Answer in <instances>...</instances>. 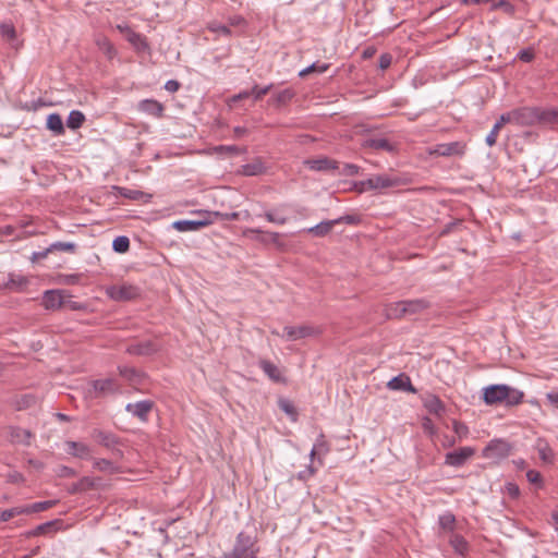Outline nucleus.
Here are the masks:
<instances>
[{
	"label": "nucleus",
	"mask_w": 558,
	"mask_h": 558,
	"mask_svg": "<svg viewBox=\"0 0 558 558\" xmlns=\"http://www.w3.org/2000/svg\"><path fill=\"white\" fill-rule=\"evenodd\" d=\"M524 392L506 384H496L483 389V401L488 405L505 403L514 407L522 403Z\"/></svg>",
	"instance_id": "1"
},
{
	"label": "nucleus",
	"mask_w": 558,
	"mask_h": 558,
	"mask_svg": "<svg viewBox=\"0 0 558 558\" xmlns=\"http://www.w3.org/2000/svg\"><path fill=\"white\" fill-rule=\"evenodd\" d=\"M259 549L254 536L240 532L231 551L223 554L222 558H257Z\"/></svg>",
	"instance_id": "2"
},
{
	"label": "nucleus",
	"mask_w": 558,
	"mask_h": 558,
	"mask_svg": "<svg viewBox=\"0 0 558 558\" xmlns=\"http://www.w3.org/2000/svg\"><path fill=\"white\" fill-rule=\"evenodd\" d=\"M400 184V180L398 178H392L385 174L375 175L367 180H363L354 183V190L357 193H363L372 190H383L395 187Z\"/></svg>",
	"instance_id": "3"
},
{
	"label": "nucleus",
	"mask_w": 558,
	"mask_h": 558,
	"mask_svg": "<svg viewBox=\"0 0 558 558\" xmlns=\"http://www.w3.org/2000/svg\"><path fill=\"white\" fill-rule=\"evenodd\" d=\"M512 446L509 441L505 439H493L490 440L486 447L483 449L482 456L485 459L493 460L494 462H499L506 458H508L511 453Z\"/></svg>",
	"instance_id": "4"
},
{
	"label": "nucleus",
	"mask_w": 558,
	"mask_h": 558,
	"mask_svg": "<svg viewBox=\"0 0 558 558\" xmlns=\"http://www.w3.org/2000/svg\"><path fill=\"white\" fill-rule=\"evenodd\" d=\"M141 291L137 287L132 284H114L107 289V295L118 302L131 301L138 298Z\"/></svg>",
	"instance_id": "5"
},
{
	"label": "nucleus",
	"mask_w": 558,
	"mask_h": 558,
	"mask_svg": "<svg viewBox=\"0 0 558 558\" xmlns=\"http://www.w3.org/2000/svg\"><path fill=\"white\" fill-rule=\"evenodd\" d=\"M319 333L320 329L318 327L311 325L286 326L283 328V333L281 335V337L286 338L289 341H295L307 337L317 336Z\"/></svg>",
	"instance_id": "6"
},
{
	"label": "nucleus",
	"mask_w": 558,
	"mask_h": 558,
	"mask_svg": "<svg viewBox=\"0 0 558 558\" xmlns=\"http://www.w3.org/2000/svg\"><path fill=\"white\" fill-rule=\"evenodd\" d=\"M512 111L514 124L518 125H533L539 120L537 108L535 107H523Z\"/></svg>",
	"instance_id": "7"
},
{
	"label": "nucleus",
	"mask_w": 558,
	"mask_h": 558,
	"mask_svg": "<svg viewBox=\"0 0 558 558\" xmlns=\"http://www.w3.org/2000/svg\"><path fill=\"white\" fill-rule=\"evenodd\" d=\"M153 408L154 402L151 400H141L135 403H128L125 405V411L134 417H137L140 421L147 422Z\"/></svg>",
	"instance_id": "8"
},
{
	"label": "nucleus",
	"mask_w": 558,
	"mask_h": 558,
	"mask_svg": "<svg viewBox=\"0 0 558 558\" xmlns=\"http://www.w3.org/2000/svg\"><path fill=\"white\" fill-rule=\"evenodd\" d=\"M475 450L471 447H462L446 454L445 463L450 466H462L468 459L474 454Z\"/></svg>",
	"instance_id": "9"
},
{
	"label": "nucleus",
	"mask_w": 558,
	"mask_h": 558,
	"mask_svg": "<svg viewBox=\"0 0 558 558\" xmlns=\"http://www.w3.org/2000/svg\"><path fill=\"white\" fill-rule=\"evenodd\" d=\"M245 234H255L254 239L263 244H274L278 248H283L284 244L280 241V233L263 231L260 229H247Z\"/></svg>",
	"instance_id": "10"
},
{
	"label": "nucleus",
	"mask_w": 558,
	"mask_h": 558,
	"mask_svg": "<svg viewBox=\"0 0 558 558\" xmlns=\"http://www.w3.org/2000/svg\"><path fill=\"white\" fill-rule=\"evenodd\" d=\"M304 165L314 171L333 172L339 169V163L328 157L307 159L304 161Z\"/></svg>",
	"instance_id": "11"
},
{
	"label": "nucleus",
	"mask_w": 558,
	"mask_h": 558,
	"mask_svg": "<svg viewBox=\"0 0 558 558\" xmlns=\"http://www.w3.org/2000/svg\"><path fill=\"white\" fill-rule=\"evenodd\" d=\"M464 148L465 146L461 142H450L436 145L432 154L441 157L462 156Z\"/></svg>",
	"instance_id": "12"
},
{
	"label": "nucleus",
	"mask_w": 558,
	"mask_h": 558,
	"mask_svg": "<svg viewBox=\"0 0 558 558\" xmlns=\"http://www.w3.org/2000/svg\"><path fill=\"white\" fill-rule=\"evenodd\" d=\"M64 445L68 454L84 460L92 459V449L88 445L74 440H66Z\"/></svg>",
	"instance_id": "13"
},
{
	"label": "nucleus",
	"mask_w": 558,
	"mask_h": 558,
	"mask_svg": "<svg viewBox=\"0 0 558 558\" xmlns=\"http://www.w3.org/2000/svg\"><path fill=\"white\" fill-rule=\"evenodd\" d=\"M9 441L13 445H24L29 446L31 439L34 437V434L29 429H24L19 426H9Z\"/></svg>",
	"instance_id": "14"
},
{
	"label": "nucleus",
	"mask_w": 558,
	"mask_h": 558,
	"mask_svg": "<svg viewBox=\"0 0 558 558\" xmlns=\"http://www.w3.org/2000/svg\"><path fill=\"white\" fill-rule=\"evenodd\" d=\"M92 437L95 439L99 445L104 446L107 449H111L114 451L116 446L120 444V438L110 432H105L99 428H95L92 432Z\"/></svg>",
	"instance_id": "15"
},
{
	"label": "nucleus",
	"mask_w": 558,
	"mask_h": 558,
	"mask_svg": "<svg viewBox=\"0 0 558 558\" xmlns=\"http://www.w3.org/2000/svg\"><path fill=\"white\" fill-rule=\"evenodd\" d=\"M137 109L154 118L160 119L163 117L165 107L156 99H143L137 104Z\"/></svg>",
	"instance_id": "16"
},
{
	"label": "nucleus",
	"mask_w": 558,
	"mask_h": 558,
	"mask_svg": "<svg viewBox=\"0 0 558 558\" xmlns=\"http://www.w3.org/2000/svg\"><path fill=\"white\" fill-rule=\"evenodd\" d=\"M213 222V219H210L209 217H207L206 219H198V220H190V219H185V220H177L173 222V228L177 230V231H180V232H189V231H196V230H199L208 225H210Z\"/></svg>",
	"instance_id": "17"
},
{
	"label": "nucleus",
	"mask_w": 558,
	"mask_h": 558,
	"mask_svg": "<svg viewBox=\"0 0 558 558\" xmlns=\"http://www.w3.org/2000/svg\"><path fill=\"white\" fill-rule=\"evenodd\" d=\"M424 408L434 415L441 416L446 412L445 403L439 399L438 396L429 393L423 399Z\"/></svg>",
	"instance_id": "18"
},
{
	"label": "nucleus",
	"mask_w": 558,
	"mask_h": 558,
	"mask_svg": "<svg viewBox=\"0 0 558 558\" xmlns=\"http://www.w3.org/2000/svg\"><path fill=\"white\" fill-rule=\"evenodd\" d=\"M63 293L62 290H48L44 293L43 302L47 310H56L63 306Z\"/></svg>",
	"instance_id": "19"
},
{
	"label": "nucleus",
	"mask_w": 558,
	"mask_h": 558,
	"mask_svg": "<svg viewBox=\"0 0 558 558\" xmlns=\"http://www.w3.org/2000/svg\"><path fill=\"white\" fill-rule=\"evenodd\" d=\"M388 388L391 390H402L415 393L416 389L413 387L411 379L405 374H400L391 378L388 383Z\"/></svg>",
	"instance_id": "20"
},
{
	"label": "nucleus",
	"mask_w": 558,
	"mask_h": 558,
	"mask_svg": "<svg viewBox=\"0 0 558 558\" xmlns=\"http://www.w3.org/2000/svg\"><path fill=\"white\" fill-rule=\"evenodd\" d=\"M258 366L268 376V378L275 383H286V378L282 376L277 365L268 360H260Z\"/></svg>",
	"instance_id": "21"
},
{
	"label": "nucleus",
	"mask_w": 558,
	"mask_h": 558,
	"mask_svg": "<svg viewBox=\"0 0 558 558\" xmlns=\"http://www.w3.org/2000/svg\"><path fill=\"white\" fill-rule=\"evenodd\" d=\"M60 523V520H52L37 525L35 529L24 533L26 538L36 537L40 535H48L56 531V526Z\"/></svg>",
	"instance_id": "22"
},
{
	"label": "nucleus",
	"mask_w": 558,
	"mask_h": 558,
	"mask_svg": "<svg viewBox=\"0 0 558 558\" xmlns=\"http://www.w3.org/2000/svg\"><path fill=\"white\" fill-rule=\"evenodd\" d=\"M405 315H415L424 312L429 307V302L426 299L404 300L403 301Z\"/></svg>",
	"instance_id": "23"
},
{
	"label": "nucleus",
	"mask_w": 558,
	"mask_h": 558,
	"mask_svg": "<svg viewBox=\"0 0 558 558\" xmlns=\"http://www.w3.org/2000/svg\"><path fill=\"white\" fill-rule=\"evenodd\" d=\"M93 387L99 395L113 393L119 390V385L112 378L94 380Z\"/></svg>",
	"instance_id": "24"
},
{
	"label": "nucleus",
	"mask_w": 558,
	"mask_h": 558,
	"mask_svg": "<svg viewBox=\"0 0 558 558\" xmlns=\"http://www.w3.org/2000/svg\"><path fill=\"white\" fill-rule=\"evenodd\" d=\"M156 351L151 341L132 343L126 348V352L131 355H150Z\"/></svg>",
	"instance_id": "25"
},
{
	"label": "nucleus",
	"mask_w": 558,
	"mask_h": 558,
	"mask_svg": "<svg viewBox=\"0 0 558 558\" xmlns=\"http://www.w3.org/2000/svg\"><path fill=\"white\" fill-rule=\"evenodd\" d=\"M266 171V167L262 159L256 158L252 162L245 163L241 167V173L246 177H254L263 174Z\"/></svg>",
	"instance_id": "26"
},
{
	"label": "nucleus",
	"mask_w": 558,
	"mask_h": 558,
	"mask_svg": "<svg viewBox=\"0 0 558 558\" xmlns=\"http://www.w3.org/2000/svg\"><path fill=\"white\" fill-rule=\"evenodd\" d=\"M336 225H337V221H335V219L333 220H325V221L317 223L314 227L306 229L305 231L315 236L322 238V236L327 235L332 230L333 226H336Z\"/></svg>",
	"instance_id": "27"
},
{
	"label": "nucleus",
	"mask_w": 558,
	"mask_h": 558,
	"mask_svg": "<svg viewBox=\"0 0 558 558\" xmlns=\"http://www.w3.org/2000/svg\"><path fill=\"white\" fill-rule=\"evenodd\" d=\"M294 96H295L294 89L286 88L283 90H280L279 93L272 95V97L269 99V102L274 104L277 107L286 106L293 99Z\"/></svg>",
	"instance_id": "28"
},
{
	"label": "nucleus",
	"mask_w": 558,
	"mask_h": 558,
	"mask_svg": "<svg viewBox=\"0 0 558 558\" xmlns=\"http://www.w3.org/2000/svg\"><path fill=\"white\" fill-rule=\"evenodd\" d=\"M46 126L48 130L53 132L56 135H63L65 132L62 118L59 113H50L47 117Z\"/></svg>",
	"instance_id": "29"
},
{
	"label": "nucleus",
	"mask_w": 558,
	"mask_h": 558,
	"mask_svg": "<svg viewBox=\"0 0 558 558\" xmlns=\"http://www.w3.org/2000/svg\"><path fill=\"white\" fill-rule=\"evenodd\" d=\"M363 146L376 150H395L393 145L387 138H367L365 140Z\"/></svg>",
	"instance_id": "30"
},
{
	"label": "nucleus",
	"mask_w": 558,
	"mask_h": 558,
	"mask_svg": "<svg viewBox=\"0 0 558 558\" xmlns=\"http://www.w3.org/2000/svg\"><path fill=\"white\" fill-rule=\"evenodd\" d=\"M537 113L539 116V120L537 123L542 124H555L558 123V109H541L537 108Z\"/></svg>",
	"instance_id": "31"
},
{
	"label": "nucleus",
	"mask_w": 558,
	"mask_h": 558,
	"mask_svg": "<svg viewBox=\"0 0 558 558\" xmlns=\"http://www.w3.org/2000/svg\"><path fill=\"white\" fill-rule=\"evenodd\" d=\"M125 38L137 51H145L148 49L146 38L135 31L129 32Z\"/></svg>",
	"instance_id": "32"
},
{
	"label": "nucleus",
	"mask_w": 558,
	"mask_h": 558,
	"mask_svg": "<svg viewBox=\"0 0 558 558\" xmlns=\"http://www.w3.org/2000/svg\"><path fill=\"white\" fill-rule=\"evenodd\" d=\"M385 312L387 318L389 319H397L405 316L403 301H399L387 305Z\"/></svg>",
	"instance_id": "33"
},
{
	"label": "nucleus",
	"mask_w": 558,
	"mask_h": 558,
	"mask_svg": "<svg viewBox=\"0 0 558 558\" xmlns=\"http://www.w3.org/2000/svg\"><path fill=\"white\" fill-rule=\"evenodd\" d=\"M93 468L100 472H106L109 474H116L119 472V468L107 459H94Z\"/></svg>",
	"instance_id": "34"
},
{
	"label": "nucleus",
	"mask_w": 558,
	"mask_h": 558,
	"mask_svg": "<svg viewBox=\"0 0 558 558\" xmlns=\"http://www.w3.org/2000/svg\"><path fill=\"white\" fill-rule=\"evenodd\" d=\"M85 116L80 110H72L66 119V126L71 130L80 129L85 122Z\"/></svg>",
	"instance_id": "35"
},
{
	"label": "nucleus",
	"mask_w": 558,
	"mask_h": 558,
	"mask_svg": "<svg viewBox=\"0 0 558 558\" xmlns=\"http://www.w3.org/2000/svg\"><path fill=\"white\" fill-rule=\"evenodd\" d=\"M449 543L454 551L460 555H464L469 550V544L466 539L460 534H452Z\"/></svg>",
	"instance_id": "36"
},
{
	"label": "nucleus",
	"mask_w": 558,
	"mask_h": 558,
	"mask_svg": "<svg viewBox=\"0 0 558 558\" xmlns=\"http://www.w3.org/2000/svg\"><path fill=\"white\" fill-rule=\"evenodd\" d=\"M57 504H58V500H46V501L34 502L33 505H29V506H24V508L26 510V514L37 513V512L46 511V510L54 507Z\"/></svg>",
	"instance_id": "37"
},
{
	"label": "nucleus",
	"mask_w": 558,
	"mask_h": 558,
	"mask_svg": "<svg viewBox=\"0 0 558 558\" xmlns=\"http://www.w3.org/2000/svg\"><path fill=\"white\" fill-rule=\"evenodd\" d=\"M283 207H284V205H281L277 209L266 210L263 216L265 217V219L268 222L280 225V226L286 225L288 222V218L282 215H279L280 208H283Z\"/></svg>",
	"instance_id": "38"
},
{
	"label": "nucleus",
	"mask_w": 558,
	"mask_h": 558,
	"mask_svg": "<svg viewBox=\"0 0 558 558\" xmlns=\"http://www.w3.org/2000/svg\"><path fill=\"white\" fill-rule=\"evenodd\" d=\"M439 526L445 532H453L456 527V517L451 512H446L438 518Z\"/></svg>",
	"instance_id": "39"
},
{
	"label": "nucleus",
	"mask_w": 558,
	"mask_h": 558,
	"mask_svg": "<svg viewBox=\"0 0 558 558\" xmlns=\"http://www.w3.org/2000/svg\"><path fill=\"white\" fill-rule=\"evenodd\" d=\"M112 248L119 254L126 253L130 248V239L125 235L117 236L112 242Z\"/></svg>",
	"instance_id": "40"
},
{
	"label": "nucleus",
	"mask_w": 558,
	"mask_h": 558,
	"mask_svg": "<svg viewBox=\"0 0 558 558\" xmlns=\"http://www.w3.org/2000/svg\"><path fill=\"white\" fill-rule=\"evenodd\" d=\"M113 189L117 191V193L128 199L132 201H138L143 196V192L138 190H131L122 186H113Z\"/></svg>",
	"instance_id": "41"
},
{
	"label": "nucleus",
	"mask_w": 558,
	"mask_h": 558,
	"mask_svg": "<svg viewBox=\"0 0 558 558\" xmlns=\"http://www.w3.org/2000/svg\"><path fill=\"white\" fill-rule=\"evenodd\" d=\"M119 374L129 381H138L141 377L140 371L131 366H119Z\"/></svg>",
	"instance_id": "42"
},
{
	"label": "nucleus",
	"mask_w": 558,
	"mask_h": 558,
	"mask_svg": "<svg viewBox=\"0 0 558 558\" xmlns=\"http://www.w3.org/2000/svg\"><path fill=\"white\" fill-rule=\"evenodd\" d=\"M20 514H26V510H25L24 506L5 509L0 512V522H7V521L11 520L12 518L20 515Z\"/></svg>",
	"instance_id": "43"
},
{
	"label": "nucleus",
	"mask_w": 558,
	"mask_h": 558,
	"mask_svg": "<svg viewBox=\"0 0 558 558\" xmlns=\"http://www.w3.org/2000/svg\"><path fill=\"white\" fill-rule=\"evenodd\" d=\"M329 69V64L327 63H313L311 65H308L307 68L301 70L299 72V76L300 77H305L306 75H308L310 73H324L326 72L327 70Z\"/></svg>",
	"instance_id": "44"
},
{
	"label": "nucleus",
	"mask_w": 558,
	"mask_h": 558,
	"mask_svg": "<svg viewBox=\"0 0 558 558\" xmlns=\"http://www.w3.org/2000/svg\"><path fill=\"white\" fill-rule=\"evenodd\" d=\"M76 250V245L72 242H54L48 246V251H65L70 253H74Z\"/></svg>",
	"instance_id": "45"
},
{
	"label": "nucleus",
	"mask_w": 558,
	"mask_h": 558,
	"mask_svg": "<svg viewBox=\"0 0 558 558\" xmlns=\"http://www.w3.org/2000/svg\"><path fill=\"white\" fill-rule=\"evenodd\" d=\"M272 86V84H269L264 87H259L257 84H255L252 89H250L251 96H253L254 100L257 101L262 99L266 94H268Z\"/></svg>",
	"instance_id": "46"
},
{
	"label": "nucleus",
	"mask_w": 558,
	"mask_h": 558,
	"mask_svg": "<svg viewBox=\"0 0 558 558\" xmlns=\"http://www.w3.org/2000/svg\"><path fill=\"white\" fill-rule=\"evenodd\" d=\"M313 447L317 448V450L319 451V464H323L322 457L327 454L329 451V447L325 440L324 435H319Z\"/></svg>",
	"instance_id": "47"
},
{
	"label": "nucleus",
	"mask_w": 558,
	"mask_h": 558,
	"mask_svg": "<svg viewBox=\"0 0 558 558\" xmlns=\"http://www.w3.org/2000/svg\"><path fill=\"white\" fill-rule=\"evenodd\" d=\"M0 32H1V35L9 40H13L16 37L15 27L11 23H2L0 25Z\"/></svg>",
	"instance_id": "48"
},
{
	"label": "nucleus",
	"mask_w": 558,
	"mask_h": 558,
	"mask_svg": "<svg viewBox=\"0 0 558 558\" xmlns=\"http://www.w3.org/2000/svg\"><path fill=\"white\" fill-rule=\"evenodd\" d=\"M206 216L209 218L211 216L220 217L222 220H228V221H235V220L240 219V213H238V211H231V213H225V214H221L219 211H214V213L207 211Z\"/></svg>",
	"instance_id": "49"
},
{
	"label": "nucleus",
	"mask_w": 558,
	"mask_h": 558,
	"mask_svg": "<svg viewBox=\"0 0 558 558\" xmlns=\"http://www.w3.org/2000/svg\"><path fill=\"white\" fill-rule=\"evenodd\" d=\"M96 480L97 478H94V477H90V476H83L78 481L80 482V486L82 488V492H86V490H89V489L97 488Z\"/></svg>",
	"instance_id": "50"
},
{
	"label": "nucleus",
	"mask_w": 558,
	"mask_h": 558,
	"mask_svg": "<svg viewBox=\"0 0 558 558\" xmlns=\"http://www.w3.org/2000/svg\"><path fill=\"white\" fill-rule=\"evenodd\" d=\"M523 62H532L535 58V52L533 48H526L519 51L517 56Z\"/></svg>",
	"instance_id": "51"
},
{
	"label": "nucleus",
	"mask_w": 558,
	"mask_h": 558,
	"mask_svg": "<svg viewBox=\"0 0 558 558\" xmlns=\"http://www.w3.org/2000/svg\"><path fill=\"white\" fill-rule=\"evenodd\" d=\"M360 171V167L354 163H344L342 169L339 171L340 174L352 177L356 175Z\"/></svg>",
	"instance_id": "52"
},
{
	"label": "nucleus",
	"mask_w": 558,
	"mask_h": 558,
	"mask_svg": "<svg viewBox=\"0 0 558 558\" xmlns=\"http://www.w3.org/2000/svg\"><path fill=\"white\" fill-rule=\"evenodd\" d=\"M453 430L459 436V438L466 437L469 434V427L459 421H453Z\"/></svg>",
	"instance_id": "53"
},
{
	"label": "nucleus",
	"mask_w": 558,
	"mask_h": 558,
	"mask_svg": "<svg viewBox=\"0 0 558 558\" xmlns=\"http://www.w3.org/2000/svg\"><path fill=\"white\" fill-rule=\"evenodd\" d=\"M500 131V124H494L492 131L489 132V134L486 136V144L488 146H494L497 142V136H498V133Z\"/></svg>",
	"instance_id": "54"
},
{
	"label": "nucleus",
	"mask_w": 558,
	"mask_h": 558,
	"mask_svg": "<svg viewBox=\"0 0 558 558\" xmlns=\"http://www.w3.org/2000/svg\"><path fill=\"white\" fill-rule=\"evenodd\" d=\"M36 403V398L33 395H24L19 401V409L31 408Z\"/></svg>",
	"instance_id": "55"
},
{
	"label": "nucleus",
	"mask_w": 558,
	"mask_h": 558,
	"mask_svg": "<svg viewBox=\"0 0 558 558\" xmlns=\"http://www.w3.org/2000/svg\"><path fill=\"white\" fill-rule=\"evenodd\" d=\"M57 475L59 477H74L77 475V472L70 468V466H66V465H60L58 469H57Z\"/></svg>",
	"instance_id": "56"
},
{
	"label": "nucleus",
	"mask_w": 558,
	"mask_h": 558,
	"mask_svg": "<svg viewBox=\"0 0 558 558\" xmlns=\"http://www.w3.org/2000/svg\"><path fill=\"white\" fill-rule=\"evenodd\" d=\"M81 275L80 274H69V275H61L60 276V282L64 284H76L80 282Z\"/></svg>",
	"instance_id": "57"
},
{
	"label": "nucleus",
	"mask_w": 558,
	"mask_h": 558,
	"mask_svg": "<svg viewBox=\"0 0 558 558\" xmlns=\"http://www.w3.org/2000/svg\"><path fill=\"white\" fill-rule=\"evenodd\" d=\"M526 477H527V481L532 484H537V485H542L543 483V478H542V475L538 471L536 470H529L526 472Z\"/></svg>",
	"instance_id": "58"
},
{
	"label": "nucleus",
	"mask_w": 558,
	"mask_h": 558,
	"mask_svg": "<svg viewBox=\"0 0 558 558\" xmlns=\"http://www.w3.org/2000/svg\"><path fill=\"white\" fill-rule=\"evenodd\" d=\"M505 489L509 497L512 499H517L520 496V488L514 483H507Z\"/></svg>",
	"instance_id": "59"
},
{
	"label": "nucleus",
	"mask_w": 558,
	"mask_h": 558,
	"mask_svg": "<svg viewBox=\"0 0 558 558\" xmlns=\"http://www.w3.org/2000/svg\"><path fill=\"white\" fill-rule=\"evenodd\" d=\"M218 150L228 153L229 155H239L243 151V149L236 145H221L218 147Z\"/></svg>",
	"instance_id": "60"
},
{
	"label": "nucleus",
	"mask_w": 558,
	"mask_h": 558,
	"mask_svg": "<svg viewBox=\"0 0 558 558\" xmlns=\"http://www.w3.org/2000/svg\"><path fill=\"white\" fill-rule=\"evenodd\" d=\"M99 45H100V48L104 50V52L109 58H112L116 54V49L109 40L104 39L101 44L99 43Z\"/></svg>",
	"instance_id": "61"
},
{
	"label": "nucleus",
	"mask_w": 558,
	"mask_h": 558,
	"mask_svg": "<svg viewBox=\"0 0 558 558\" xmlns=\"http://www.w3.org/2000/svg\"><path fill=\"white\" fill-rule=\"evenodd\" d=\"M391 61H392V57L391 54L389 53H383L380 54L379 57V60H378V66L380 70H386L390 66L391 64Z\"/></svg>",
	"instance_id": "62"
},
{
	"label": "nucleus",
	"mask_w": 558,
	"mask_h": 558,
	"mask_svg": "<svg viewBox=\"0 0 558 558\" xmlns=\"http://www.w3.org/2000/svg\"><path fill=\"white\" fill-rule=\"evenodd\" d=\"M316 473V469L313 466V464H310L306 470L301 471L298 474V478L302 481H306L310 477H312Z\"/></svg>",
	"instance_id": "63"
},
{
	"label": "nucleus",
	"mask_w": 558,
	"mask_h": 558,
	"mask_svg": "<svg viewBox=\"0 0 558 558\" xmlns=\"http://www.w3.org/2000/svg\"><path fill=\"white\" fill-rule=\"evenodd\" d=\"M279 408L287 414H295V408L289 400H280Z\"/></svg>",
	"instance_id": "64"
}]
</instances>
